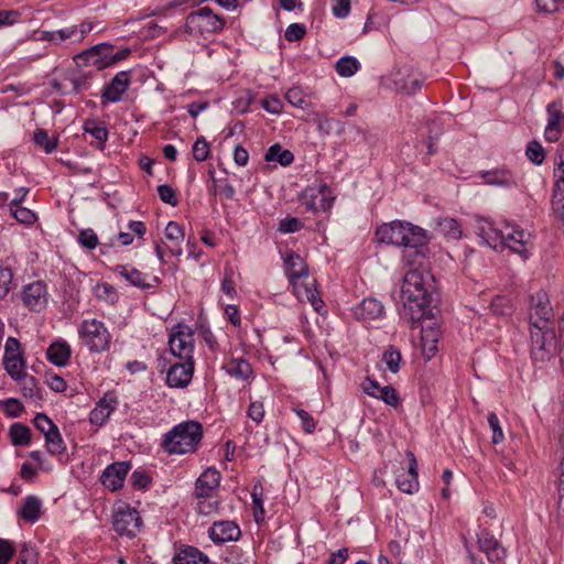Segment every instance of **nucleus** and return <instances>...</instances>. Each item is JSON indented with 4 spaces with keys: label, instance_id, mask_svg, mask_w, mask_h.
<instances>
[{
    "label": "nucleus",
    "instance_id": "12",
    "mask_svg": "<svg viewBox=\"0 0 564 564\" xmlns=\"http://www.w3.org/2000/svg\"><path fill=\"white\" fill-rule=\"evenodd\" d=\"M21 299L30 311L42 312L48 304L50 293L44 282L34 281L23 286Z\"/></svg>",
    "mask_w": 564,
    "mask_h": 564
},
{
    "label": "nucleus",
    "instance_id": "61",
    "mask_svg": "<svg viewBox=\"0 0 564 564\" xmlns=\"http://www.w3.org/2000/svg\"><path fill=\"white\" fill-rule=\"evenodd\" d=\"M1 405H2L4 413L9 417L20 416V414L22 413V411L24 409L23 404L19 400L13 399V398L2 401Z\"/></svg>",
    "mask_w": 564,
    "mask_h": 564
},
{
    "label": "nucleus",
    "instance_id": "58",
    "mask_svg": "<svg viewBox=\"0 0 564 564\" xmlns=\"http://www.w3.org/2000/svg\"><path fill=\"white\" fill-rule=\"evenodd\" d=\"M193 156L197 162L205 161L209 155V145L204 138H198L193 144Z\"/></svg>",
    "mask_w": 564,
    "mask_h": 564
},
{
    "label": "nucleus",
    "instance_id": "8",
    "mask_svg": "<svg viewBox=\"0 0 564 564\" xmlns=\"http://www.w3.org/2000/svg\"><path fill=\"white\" fill-rule=\"evenodd\" d=\"M555 334L547 326H531V355L534 361L549 360L555 351Z\"/></svg>",
    "mask_w": 564,
    "mask_h": 564
},
{
    "label": "nucleus",
    "instance_id": "10",
    "mask_svg": "<svg viewBox=\"0 0 564 564\" xmlns=\"http://www.w3.org/2000/svg\"><path fill=\"white\" fill-rule=\"evenodd\" d=\"M553 308L547 293L543 290L531 295L529 321L531 326H547L553 319Z\"/></svg>",
    "mask_w": 564,
    "mask_h": 564
},
{
    "label": "nucleus",
    "instance_id": "42",
    "mask_svg": "<svg viewBox=\"0 0 564 564\" xmlns=\"http://www.w3.org/2000/svg\"><path fill=\"white\" fill-rule=\"evenodd\" d=\"M227 371L229 375L238 379H247L252 373L250 364L245 359H234L227 365Z\"/></svg>",
    "mask_w": 564,
    "mask_h": 564
},
{
    "label": "nucleus",
    "instance_id": "26",
    "mask_svg": "<svg viewBox=\"0 0 564 564\" xmlns=\"http://www.w3.org/2000/svg\"><path fill=\"white\" fill-rule=\"evenodd\" d=\"M441 336L440 327L435 322L426 324L421 332V346L423 355L430 359L437 351V343Z\"/></svg>",
    "mask_w": 564,
    "mask_h": 564
},
{
    "label": "nucleus",
    "instance_id": "55",
    "mask_svg": "<svg viewBox=\"0 0 564 564\" xmlns=\"http://www.w3.org/2000/svg\"><path fill=\"white\" fill-rule=\"evenodd\" d=\"M551 519L558 527H564V489L558 486V498L555 510L551 512Z\"/></svg>",
    "mask_w": 564,
    "mask_h": 564
},
{
    "label": "nucleus",
    "instance_id": "50",
    "mask_svg": "<svg viewBox=\"0 0 564 564\" xmlns=\"http://www.w3.org/2000/svg\"><path fill=\"white\" fill-rule=\"evenodd\" d=\"M490 310L496 315H509L512 312V305L509 299L496 296L490 303Z\"/></svg>",
    "mask_w": 564,
    "mask_h": 564
},
{
    "label": "nucleus",
    "instance_id": "22",
    "mask_svg": "<svg viewBox=\"0 0 564 564\" xmlns=\"http://www.w3.org/2000/svg\"><path fill=\"white\" fill-rule=\"evenodd\" d=\"M475 231L482 241L492 249H498L502 241L503 229H498L494 226L492 221L487 218L477 217L475 224Z\"/></svg>",
    "mask_w": 564,
    "mask_h": 564
},
{
    "label": "nucleus",
    "instance_id": "52",
    "mask_svg": "<svg viewBox=\"0 0 564 564\" xmlns=\"http://www.w3.org/2000/svg\"><path fill=\"white\" fill-rule=\"evenodd\" d=\"M487 421L490 430L492 431L491 442L494 444H499L503 441L505 435L502 429L500 426V421L496 413L491 412L487 416Z\"/></svg>",
    "mask_w": 564,
    "mask_h": 564
},
{
    "label": "nucleus",
    "instance_id": "31",
    "mask_svg": "<svg viewBox=\"0 0 564 564\" xmlns=\"http://www.w3.org/2000/svg\"><path fill=\"white\" fill-rule=\"evenodd\" d=\"M435 229L448 240H458L463 236L460 224L452 217H438L434 219Z\"/></svg>",
    "mask_w": 564,
    "mask_h": 564
},
{
    "label": "nucleus",
    "instance_id": "40",
    "mask_svg": "<svg viewBox=\"0 0 564 564\" xmlns=\"http://www.w3.org/2000/svg\"><path fill=\"white\" fill-rule=\"evenodd\" d=\"M118 273L129 281L132 285L147 289L150 288V284L145 282V274L140 272L139 270L129 267V265H119L117 267Z\"/></svg>",
    "mask_w": 564,
    "mask_h": 564
},
{
    "label": "nucleus",
    "instance_id": "48",
    "mask_svg": "<svg viewBox=\"0 0 564 564\" xmlns=\"http://www.w3.org/2000/svg\"><path fill=\"white\" fill-rule=\"evenodd\" d=\"M33 140L35 144L41 147L46 153H52L57 148V139H51L43 129H39L34 132Z\"/></svg>",
    "mask_w": 564,
    "mask_h": 564
},
{
    "label": "nucleus",
    "instance_id": "9",
    "mask_svg": "<svg viewBox=\"0 0 564 564\" xmlns=\"http://www.w3.org/2000/svg\"><path fill=\"white\" fill-rule=\"evenodd\" d=\"M333 202L332 191L324 183L306 187L301 195V203L312 212L328 210Z\"/></svg>",
    "mask_w": 564,
    "mask_h": 564
},
{
    "label": "nucleus",
    "instance_id": "24",
    "mask_svg": "<svg viewBox=\"0 0 564 564\" xmlns=\"http://www.w3.org/2000/svg\"><path fill=\"white\" fill-rule=\"evenodd\" d=\"M478 546L489 562H501L506 557V550L499 541L489 532L481 531L478 535Z\"/></svg>",
    "mask_w": 564,
    "mask_h": 564
},
{
    "label": "nucleus",
    "instance_id": "20",
    "mask_svg": "<svg viewBox=\"0 0 564 564\" xmlns=\"http://www.w3.org/2000/svg\"><path fill=\"white\" fill-rule=\"evenodd\" d=\"M209 538L217 544L237 541L241 534L240 528L229 520L217 521L209 528Z\"/></svg>",
    "mask_w": 564,
    "mask_h": 564
},
{
    "label": "nucleus",
    "instance_id": "2",
    "mask_svg": "<svg viewBox=\"0 0 564 564\" xmlns=\"http://www.w3.org/2000/svg\"><path fill=\"white\" fill-rule=\"evenodd\" d=\"M434 292L433 278L413 269L406 272L401 288L403 314L412 322H419L429 312Z\"/></svg>",
    "mask_w": 564,
    "mask_h": 564
},
{
    "label": "nucleus",
    "instance_id": "16",
    "mask_svg": "<svg viewBox=\"0 0 564 564\" xmlns=\"http://www.w3.org/2000/svg\"><path fill=\"white\" fill-rule=\"evenodd\" d=\"M546 111L549 118L544 129V139L545 141L553 143L558 141L564 129V112L562 110V104L553 101L547 105Z\"/></svg>",
    "mask_w": 564,
    "mask_h": 564
},
{
    "label": "nucleus",
    "instance_id": "41",
    "mask_svg": "<svg viewBox=\"0 0 564 564\" xmlns=\"http://www.w3.org/2000/svg\"><path fill=\"white\" fill-rule=\"evenodd\" d=\"M45 446L47 452L53 456H58L65 453L66 445L59 433L58 427L50 432L45 437Z\"/></svg>",
    "mask_w": 564,
    "mask_h": 564
},
{
    "label": "nucleus",
    "instance_id": "4",
    "mask_svg": "<svg viewBox=\"0 0 564 564\" xmlns=\"http://www.w3.org/2000/svg\"><path fill=\"white\" fill-rule=\"evenodd\" d=\"M224 20L213 13L212 9L204 7L187 15L185 30L192 35H207L219 32L224 28Z\"/></svg>",
    "mask_w": 564,
    "mask_h": 564
},
{
    "label": "nucleus",
    "instance_id": "11",
    "mask_svg": "<svg viewBox=\"0 0 564 564\" xmlns=\"http://www.w3.org/2000/svg\"><path fill=\"white\" fill-rule=\"evenodd\" d=\"M110 48H111V46L107 43H101V44L95 45V46L90 47L89 50H87L80 54H77L75 56V62L78 65H80L82 63L93 64V65L97 66L98 68H101L105 65L113 64L116 62L127 58L131 52L129 48H123V50L116 52L113 55H111L109 57L105 54L104 57L108 58V61L107 62L101 61V63H100V61L97 58V56L99 54H101L102 52L109 51Z\"/></svg>",
    "mask_w": 564,
    "mask_h": 564
},
{
    "label": "nucleus",
    "instance_id": "45",
    "mask_svg": "<svg viewBox=\"0 0 564 564\" xmlns=\"http://www.w3.org/2000/svg\"><path fill=\"white\" fill-rule=\"evenodd\" d=\"M359 67V62L355 57L345 56L337 61L336 72L343 77L352 76Z\"/></svg>",
    "mask_w": 564,
    "mask_h": 564
},
{
    "label": "nucleus",
    "instance_id": "33",
    "mask_svg": "<svg viewBox=\"0 0 564 564\" xmlns=\"http://www.w3.org/2000/svg\"><path fill=\"white\" fill-rule=\"evenodd\" d=\"M293 290L300 301H307L316 311H318L322 306L323 302L319 299L318 292L314 288L313 282H308L306 280L302 282H295Z\"/></svg>",
    "mask_w": 564,
    "mask_h": 564
},
{
    "label": "nucleus",
    "instance_id": "43",
    "mask_svg": "<svg viewBox=\"0 0 564 564\" xmlns=\"http://www.w3.org/2000/svg\"><path fill=\"white\" fill-rule=\"evenodd\" d=\"M390 372L397 373L400 370V364L402 361V356L399 349L393 346H389L382 354L381 359Z\"/></svg>",
    "mask_w": 564,
    "mask_h": 564
},
{
    "label": "nucleus",
    "instance_id": "17",
    "mask_svg": "<svg viewBox=\"0 0 564 564\" xmlns=\"http://www.w3.org/2000/svg\"><path fill=\"white\" fill-rule=\"evenodd\" d=\"M3 364L12 378L18 379L23 373L21 345L14 337H9L6 341Z\"/></svg>",
    "mask_w": 564,
    "mask_h": 564
},
{
    "label": "nucleus",
    "instance_id": "51",
    "mask_svg": "<svg viewBox=\"0 0 564 564\" xmlns=\"http://www.w3.org/2000/svg\"><path fill=\"white\" fill-rule=\"evenodd\" d=\"M12 279V270L9 267L0 265V300L8 295L11 289Z\"/></svg>",
    "mask_w": 564,
    "mask_h": 564
},
{
    "label": "nucleus",
    "instance_id": "62",
    "mask_svg": "<svg viewBox=\"0 0 564 564\" xmlns=\"http://www.w3.org/2000/svg\"><path fill=\"white\" fill-rule=\"evenodd\" d=\"M79 243L87 249H95L98 245V237L93 229H84L78 236Z\"/></svg>",
    "mask_w": 564,
    "mask_h": 564
},
{
    "label": "nucleus",
    "instance_id": "53",
    "mask_svg": "<svg viewBox=\"0 0 564 564\" xmlns=\"http://www.w3.org/2000/svg\"><path fill=\"white\" fill-rule=\"evenodd\" d=\"M33 424L43 434L44 437L57 427L54 422L44 413H37L33 420Z\"/></svg>",
    "mask_w": 564,
    "mask_h": 564
},
{
    "label": "nucleus",
    "instance_id": "47",
    "mask_svg": "<svg viewBox=\"0 0 564 564\" xmlns=\"http://www.w3.org/2000/svg\"><path fill=\"white\" fill-rule=\"evenodd\" d=\"M197 512L202 516H210L218 511L219 501L214 496L196 497Z\"/></svg>",
    "mask_w": 564,
    "mask_h": 564
},
{
    "label": "nucleus",
    "instance_id": "57",
    "mask_svg": "<svg viewBox=\"0 0 564 564\" xmlns=\"http://www.w3.org/2000/svg\"><path fill=\"white\" fill-rule=\"evenodd\" d=\"M17 564H37V553L35 549L29 544H23Z\"/></svg>",
    "mask_w": 564,
    "mask_h": 564
},
{
    "label": "nucleus",
    "instance_id": "30",
    "mask_svg": "<svg viewBox=\"0 0 564 564\" xmlns=\"http://www.w3.org/2000/svg\"><path fill=\"white\" fill-rule=\"evenodd\" d=\"M409 455L411 457L409 470L406 473H403L402 475H399L395 481L398 488L401 491L405 494H413L419 487L416 460L412 453H410Z\"/></svg>",
    "mask_w": 564,
    "mask_h": 564
},
{
    "label": "nucleus",
    "instance_id": "54",
    "mask_svg": "<svg viewBox=\"0 0 564 564\" xmlns=\"http://www.w3.org/2000/svg\"><path fill=\"white\" fill-rule=\"evenodd\" d=\"M377 399L393 408L400 404L398 392L392 386H383Z\"/></svg>",
    "mask_w": 564,
    "mask_h": 564
},
{
    "label": "nucleus",
    "instance_id": "5",
    "mask_svg": "<svg viewBox=\"0 0 564 564\" xmlns=\"http://www.w3.org/2000/svg\"><path fill=\"white\" fill-rule=\"evenodd\" d=\"M79 336L90 351L100 352L109 348L111 336L100 321L85 319L79 327Z\"/></svg>",
    "mask_w": 564,
    "mask_h": 564
},
{
    "label": "nucleus",
    "instance_id": "27",
    "mask_svg": "<svg viewBox=\"0 0 564 564\" xmlns=\"http://www.w3.org/2000/svg\"><path fill=\"white\" fill-rule=\"evenodd\" d=\"M220 474L215 468L206 469L196 480V497L213 496L214 490L218 487Z\"/></svg>",
    "mask_w": 564,
    "mask_h": 564
},
{
    "label": "nucleus",
    "instance_id": "34",
    "mask_svg": "<svg viewBox=\"0 0 564 564\" xmlns=\"http://www.w3.org/2000/svg\"><path fill=\"white\" fill-rule=\"evenodd\" d=\"M42 501L36 496H28L19 510V516L31 523L37 521L41 517Z\"/></svg>",
    "mask_w": 564,
    "mask_h": 564
},
{
    "label": "nucleus",
    "instance_id": "46",
    "mask_svg": "<svg viewBox=\"0 0 564 564\" xmlns=\"http://www.w3.org/2000/svg\"><path fill=\"white\" fill-rule=\"evenodd\" d=\"M525 155L530 162L541 165L545 160V151L540 142L532 140L527 144Z\"/></svg>",
    "mask_w": 564,
    "mask_h": 564
},
{
    "label": "nucleus",
    "instance_id": "49",
    "mask_svg": "<svg viewBox=\"0 0 564 564\" xmlns=\"http://www.w3.org/2000/svg\"><path fill=\"white\" fill-rule=\"evenodd\" d=\"M10 210L12 216L22 224L32 225L36 220L35 214L31 209L21 205H10Z\"/></svg>",
    "mask_w": 564,
    "mask_h": 564
},
{
    "label": "nucleus",
    "instance_id": "14",
    "mask_svg": "<svg viewBox=\"0 0 564 564\" xmlns=\"http://www.w3.org/2000/svg\"><path fill=\"white\" fill-rule=\"evenodd\" d=\"M556 177L552 195V208L558 218L564 220V145H560L556 151Z\"/></svg>",
    "mask_w": 564,
    "mask_h": 564
},
{
    "label": "nucleus",
    "instance_id": "15",
    "mask_svg": "<svg viewBox=\"0 0 564 564\" xmlns=\"http://www.w3.org/2000/svg\"><path fill=\"white\" fill-rule=\"evenodd\" d=\"M131 82V73L122 70L116 74L109 84H107L100 96L101 105L106 106L108 102H119L123 94L128 90Z\"/></svg>",
    "mask_w": 564,
    "mask_h": 564
},
{
    "label": "nucleus",
    "instance_id": "23",
    "mask_svg": "<svg viewBox=\"0 0 564 564\" xmlns=\"http://www.w3.org/2000/svg\"><path fill=\"white\" fill-rule=\"evenodd\" d=\"M284 271L291 284L302 282L308 279V270L304 260L297 253L290 251L284 257Z\"/></svg>",
    "mask_w": 564,
    "mask_h": 564
},
{
    "label": "nucleus",
    "instance_id": "60",
    "mask_svg": "<svg viewBox=\"0 0 564 564\" xmlns=\"http://www.w3.org/2000/svg\"><path fill=\"white\" fill-rule=\"evenodd\" d=\"M302 221L296 217H285L279 224V231L282 234H293L301 230Z\"/></svg>",
    "mask_w": 564,
    "mask_h": 564
},
{
    "label": "nucleus",
    "instance_id": "32",
    "mask_svg": "<svg viewBox=\"0 0 564 564\" xmlns=\"http://www.w3.org/2000/svg\"><path fill=\"white\" fill-rule=\"evenodd\" d=\"M484 183L494 186L510 188L517 185L516 177L508 170H492L481 174Z\"/></svg>",
    "mask_w": 564,
    "mask_h": 564
},
{
    "label": "nucleus",
    "instance_id": "3",
    "mask_svg": "<svg viewBox=\"0 0 564 564\" xmlns=\"http://www.w3.org/2000/svg\"><path fill=\"white\" fill-rule=\"evenodd\" d=\"M203 437L199 422L189 420L175 425L162 441V447L169 454L184 455L195 452Z\"/></svg>",
    "mask_w": 564,
    "mask_h": 564
},
{
    "label": "nucleus",
    "instance_id": "6",
    "mask_svg": "<svg viewBox=\"0 0 564 564\" xmlns=\"http://www.w3.org/2000/svg\"><path fill=\"white\" fill-rule=\"evenodd\" d=\"M170 350L181 360H193L194 330L183 324L173 326L169 336Z\"/></svg>",
    "mask_w": 564,
    "mask_h": 564
},
{
    "label": "nucleus",
    "instance_id": "28",
    "mask_svg": "<svg viewBox=\"0 0 564 564\" xmlns=\"http://www.w3.org/2000/svg\"><path fill=\"white\" fill-rule=\"evenodd\" d=\"M383 310L384 307L381 302L373 297H368L355 306L352 313L358 319L371 321L380 317L383 314Z\"/></svg>",
    "mask_w": 564,
    "mask_h": 564
},
{
    "label": "nucleus",
    "instance_id": "64",
    "mask_svg": "<svg viewBox=\"0 0 564 564\" xmlns=\"http://www.w3.org/2000/svg\"><path fill=\"white\" fill-rule=\"evenodd\" d=\"M158 194L162 202L171 205H177V198L175 195V191L167 184H162L158 187Z\"/></svg>",
    "mask_w": 564,
    "mask_h": 564
},
{
    "label": "nucleus",
    "instance_id": "38",
    "mask_svg": "<svg viewBox=\"0 0 564 564\" xmlns=\"http://www.w3.org/2000/svg\"><path fill=\"white\" fill-rule=\"evenodd\" d=\"M84 131L98 141L99 149H104L105 143L108 140V130L104 122H97L91 119L86 120L84 123Z\"/></svg>",
    "mask_w": 564,
    "mask_h": 564
},
{
    "label": "nucleus",
    "instance_id": "56",
    "mask_svg": "<svg viewBox=\"0 0 564 564\" xmlns=\"http://www.w3.org/2000/svg\"><path fill=\"white\" fill-rule=\"evenodd\" d=\"M306 34V26L302 23L290 24L284 33L285 40L289 42H297L302 40Z\"/></svg>",
    "mask_w": 564,
    "mask_h": 564
},
{
    "label": "nucleus",
    "instance_id": "18",
    "mask_svg": "<svg viewBox=\"0 0 564 564\" xmlns=\"http://www.w3.org/2000/svg\"><path fill=\"white\" fill-rule=\"evenodd\" d=\"M130 468L131 465L128 462H116L109 465L100 477L101 484L112 491L118 490L123 486Z\"/></svg>",
    "mask_w": 564,
    "mask_h": 564
},
{
    "label": "nucleus",
    "instance_id": "59",
    "mask_svg": "<svg viewBox=\"0 0 564 564\" xmlns=\"http://www.w3.org/2000/svg\"><path fill=\"white\" fill-rule=\"evenodd\" d=\"M265 411L264 405L261 401H252L247 410V415L256 424H260L263 421Z\"/></svg>",
    "mask_w": 564,
    "mask_h": 564
},
{
    "label": "nucleus",
    "instance_id": "25",
    "mask_svg": "<svg viewBox=\"0 0 564 564\" xmlns=\"http://www.w3.org/2000/svg\"><path fill=\"white\" fill-rule=\"evenodd\" d=\"M392 82L397 90L406 94L414 95L422 87V79L413 75L409 68L399 69L392 75Z\"/></svg>",
    "mask_w": 564,
    "mask_h": 564
},
{
    "label": "nucleus",
    "instance_id": "29",
    "mask_svg": "<svg viewBox=\"0 0 564 564\" xmlns=\"http://www.w3.org/2000/svg\"><path fill=\"white\" fill-rule=\"evenodd\" d=\"M70 346L63 339L53 341L46 350L47 360L58 367L66 366L70 359Z\"/></svg>",
    "mask_w": 564,
    "mask_h": 564
},
{
    "label": "nucleus",
    "instance_id": "35",
    "mask_svg": "<svg viewBox=\"0 0 564 564\" xmlns=\"http://www.w3.org/2000/svg\"><path fill=\"white\" fill-rule=\"evenodd\" d=\"M174 564H208V557L197 547L186 546L174 556Z\"/></svg>",
    "mask_w": 564,
    "mask_h": 564
},
{
    "label": "nucleus",
    "instance_id": "37",
    "mask_svg": "<svg viewBox=\"0 0 564 564\" xmlns=\"http://www.w3.org/2000/svg\"><path fill=\"white\" fill-rule=\"evenodd\" d=\"M264 159L268 162H278L282 166H289L294 161V155L291 151L283 150L279 143H275L268 149Z\"/></svg>",
    "mask_w": 564,
    "mask_h": 564
},
{
    "label": "nucleus",
    "instance_id": "7",
    "mask_svg": "<svg viewBox=\"0 0 564 564\" xmlns=\"http://www.w3.org/2000/svg\"><path fill=\"white\" fill-rule=\"evenodd\" d=\"M142 519L137 509L129 505H119L112 516L113 530L121 536L134 538L140 531Z\"/></svg>",
    "mask_w": 564,
    "mask_h": 564
},
{
    "label": "nucleus",
    "instance_id": "44",
    "mask_svg": "<svg viewBox=\"0 0 564 564\" xmlns=\"http://www.w3.org/2000/svg\"><path fill=\"white\" fill-rule=\"evenodd\" d=\"M95 295L110 305H115L119 299L117 290L109 283H99L95 286Z\"/></svg>",
    "mask_w": 564,
    "mask_h": 564
},
{
    "label": "nucleus",
    "instance_id": "39",
    "mask_svg": "<svg viewBox=\"0 0 564 564\" xmlns=\"http://www.w3.org/2000/svg\"><path fill=\"white\" fill-rule=\"evenodd\" d=\"M9 435H10L11 443L14 446H24V445L30 444L31 437H32V432L23 423H13L10 426Z\"/></svg>",
    "mask_w": 564,
    "mask_h": 564
},
{
    "label": "nucleus",
    "instance_id": "13",
    "mask_svg": "<svg viewBox=\"0 0 564 564\" xmlns=\"http://www.w3.org/2000/svg\"><path fill=\"white\" fill-rule=\"evenodd\" d=\"M531 241V235L516 225H507L502 231V241L500 248H508L511 251L527 258L528 246Z\"/></svg>",
    "mask_w": 564,
    "mask_h": 564
},
{
    "label": "nucleus",
    "instance_id": "19",
    "mask_svg": "<svg viewBox=\"0 0 564 564\" xmlns=\"http://www.w3.org/2000/svg\"><path fill=\"white\" fill-rule=\"evenodd\" d=\"M193 372L194 360H181L167 371L166 383L172 388H184L191 382Z\"/></svg>",
    "mask_w": 564,
    "mask_h": 564
},
{
    "label": "nucleus",
    "instance_id": "21",
    "mask_svg": "<svg viewBox=\"0 0 564 564\" xmlns=\"http://www.w3.org/2000/svg\"><path fill=\"white\" fill-rule=\"evenodd\" d=\"M118 400L112 392L106 393L91 410L89 421L93 425L102 426L116 410Z\"/></svg>",
    "mask_w": 564,
    "mask_h": 564
},
{
    "label": "nucleus",
    "instance_id": "1",
    "mask_svg": "<svg viewBox=\"0 0 564 564\" xmlns=\"http://www.w3.org/2000/svg\"><path fill=\"white\" fill-rule=\"evenodd\" d=\"M376 237L382 243L404 247V260L409 264H422V260L429 254V235L425 229L411 223L394 220L381 225Z\"/></svg>",
    "mask_w": 564,
    "mask_h": 564
},
{
    "label": "nucleus",
    "instance_id": "63",
    "mask_svg": "<svg viewBox=\"0 0 564 564\" xmlns=\"http://www.w3.org/2000/svg\"><path fill=\"white\" fill-rule=\"evenodd\" d=\"M535 3L539 11L554 13L564 6V0H535Z\"/></svg>",
    "mask_w": 564,
    "mask_h": 564
},
{
    "label": "nucleus",
    "instance_id": "36",
    "mask_svg": "<svg viewBox=\"0 0 564 564\" xmlns=\"http://www.w3.org/2000/svg\"><path fill=\"white\" fill-rule=\"evenodd\" d=\"M165 237L173 243V246L170 247L171 253L174 256H181L182 250L180 246L184 240L183 228L177 223L170 221L165 228Z\"/></svg>",
    "mask_w": 564,
    "mask_h": 564
}]
</instances>
